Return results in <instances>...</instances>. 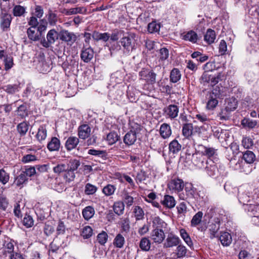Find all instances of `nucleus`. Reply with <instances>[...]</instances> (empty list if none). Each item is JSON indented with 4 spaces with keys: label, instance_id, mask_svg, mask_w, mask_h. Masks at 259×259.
<instances>
[{
    "label": "nucleus",
    "instance_id": "1",
    "mask_svg": "<svg viewBox=\"0 0 259 259\" xmlns=\"http://www.w3.org/2000/svg\"><path fill=\"white\" fill-rule=\"evenodd\" d=\"M139 76L140 80L145 82L143 89L145 90H149V86L155 83L157 74L153 70L143 68L139 71Z\"/></svg>",
    "mask_w": 259,
    "mask_h": 259
},
{
    "label": "nucleus",
    "instance_id": "2",
    "mask_svg": "<svg viewBox=\"0 0 259 259\" xmlns=\"http://www.w3.org/2000/svg\"><path fill=\"white\" fill-rule=\"evenodd\" d=\"M136 34L133 32H128L124 34L121 38L119 42L123 48V50L127 54L136 49Z\"/></svg>",
    "mask_w": 259,
    "mask_h": 259
},
{
    "label": "nucleus",
    "instance_id": "3",
    "mask_svg": "<svg viewBox=\"0 0 259 259\" xmlns=\"http://www.w3.org/2000/svg\"><path fill=\"white\" fill-rule=\"evenodd\" d=\"M213 64V62H207L204 66V69L205 71L203 73L199 79L200 83L204 86L212 85L213 73L211 66Z\"/></svg>",
    "mask_w": 259,
    "mask_h": 259
},
{
    "label": "nucleus",
    "instance_id": "4",
    "mask_svg": "<svg viewBox=\"0 0 259 259\" xmlns=\"http://www.w3.org/2000/svg\"><path fill=\"white\" fill-rule=\"evenodd\" d=\"M221 94L220 88L217 87L209 93L208 100L207 103V109H214L218 104V99L221 98Z\"/></svg>",
    "mask_w": 259,
    "mask_h": 259
},
{
    "label": "nucleus",
    "instance_id": "5",
    "mask_svg": "<svg viewBox=\"0 0 259 259\" xmlns=\"http://www.w3.org/2000/svg\"><path fill=\"white\" fill-rule=\"evenodd\" d=\"M58 32L55 29H52L49 31L47 34V40L43 38L40 40V44L44 47L48 48L58 39Z\"/></svg>",
    "mask_w": 259,
    "mask_h": 259
},
{
    "label": "nucleus",
    "instance_id": "6",
    "mask_svg": "<svg viewBox=\"0 0 259 259\" xmlns=\"http://www.w3.org/2000/svg\"><path fill=\"white\" fill-rule=\"evenodd\" d=\"M206 160L202 152H196L193 154L192 156V161L193 163L198 167L202 168L205 166Z\"/></svg>",
    "mask_w": 259,
    "mask_h": 259
},
{
    "label": "nucleus",
    "instance_id": "7",
    "mask_svg": "<svg viewBox=\"0 0 259 259\" xmlns=\"http://www.w3.org/2000/svg\"><path fill=\"white\" fill-rule=\"evenodd\" d=\"M184 187V184L183 181L179 178L171 180L168 184L169 189L175 192L182 191Z\"/></svg>",
    "mask_w": 259,
    "mask_h": 259
},
{
    "label": "nucleus",
    "instance_id": "8",
    "mask_svg": "<svg viewBox=\"0 0 259 259\" xmlns=\"http://www.w3.org/2000/svg\"><path fill=\"white\" fill-rule=\"evenodd\" d=\"M35 61L37 62V67L41 72H47L50 69V64L46 62L44 54H39Z\"/></svg>",
    "mask_w": 259,
    "mask_h": 259
},
{
    "label": "nucleus",
    "instance_id": "9",
    "mask_svg": "<svg viewBox=\"0 0 259 259\" xmlns=\"http://www.w3.org/2000/svg\"><path fill=\"white\" fill-rule=\"evenodd\" d=\"M12 20L11 14L8 13H2L0 17V26L3 31H8Z\"/></svg>",
    "mask_w": 259,
    "mask_h": 259
},
{
    "label": "nucleus",
    "instance_id": "10",
    "mask_svg": "<svg viewBox=\"0 0 259 259\" xmlns=\"http://www.w3.org/2000/svg\"><path fill=\"white\" fill-rule=\"evenodd\" d=\"M138 133L133 130L127 132L123 137V142L127 146H131L135 144L137 139Z\"/></svg>",
    "mask_w": 259,
    "mask_h": 259
},
{
    "label": "nucleus",
    "instance_id": "11",
    "mask_svg": "<svg viewBox=\"0 0 259 259\" xmlns=\"http://www.w3.org/2000/svg\"><path fill=\"white\" fill-rule=\"evenodd\" d=\"M151 238L155 243H160L165 238V234L161 229L156 228L152 231Z\"/></svg>",
    "mask_w": 259,
    "mask_h": 259
},
{
    "label": "nucleus",
    "instance_id": "12",
    "mask_svg": "<svg viewBox=\"0 0 259 259\" xmlns=\"http://www.w3.org/2000/svg\"><path fill=\"white\" fill-rule=\"evenodd\" d=\"M179 108L175 105H169L163 109L166 117L170 119L175 118L178 115Z\"/></svg>",
    "mask_w": 259,
    "mask_h": 259
},
{
    "label": "nucleus",
    "instance_id": "13",
    "mask_svg": "<svg viewBox=\"0 0 259 259\" xmlns=\"http://www.w3.org/2000/svg\"><path fill=\"white\" fill-rule=\"evenodd\" d=\"M91 132V128L87 124H81L78 127V136L81 139L85 140L89 138Z\"/></svg>",
    "mask_w": 259,
    "mask_h": 259
},
{
    "label": "nucleus",
    "instance_id": "14",
    "mask_svg": "<svg viewBox=\"0 0 259 259\" xmlns=\"http://www.w3.org/2000/svg\"><path fill=\"white\" fill-rule=\"evenodd\" d=\"M207 173L210 176H215L218 171V167L214 161L212 159L206 161L205 166L204 167Z\"/></svg>",
    "mask_w": 259,
    "mask_h": 259
},
{
    "label": "nucleus",
    "instance_id": "15",
    "mask_svg": "<svg viewBox=\"0 0 259 259\" xmlns=\"http://www.w3.org/2000/svg\"><path fill=\"white\" fill-rule=\"evenodd\" d=\"M79 142V139L76 137H69L65 142V147L68 151H70L76 148L78 145Z\"/></svg>",
    "mask_w": 259,
    "mask_h": 259
},
{
    "label": "nucleus",
    "instance_id": "16",
    "mask_svg": "<svg viewBox=\"0 0 259 259\" xmlns=\"http://www.w3.org/2000/svg\"><path fill=\"white\" fill-rule=\"evenodd\" d=\"M171 128L168 123H162L159 128V134L164 139H168L171 135Z\"/></svg>",
    "mask_w": 259,
    "mask_h": 259
},
{
    "label": "nucleus",
    "instance_id": "17",
    "mask_svg": "<svg viewBox=\"0 0 259 259\" xmlns=\"http://www.w3.org/2000/svg\"><path fill=\"white\" fill-rule=\"evenodd\" d=\"M180 239L178 237L172 234L169 235L163 244L164 247L169 248L178 245L179 243Z\"/></svg>",
    "mask_w": 259,
    "mask_h": 259
},
{
    "label": "nucleus",
    "instance_id": "18",
    "mask_svg": "<svg viewBox=\"0 0 259 259\" xmlns=\"http://www.w3.org/2000/svg\"><path fill=\"white\" fill-rule=\"evenodd\" d=\"M60 39L72 44L76 40V36L73 33L67 30H63L60 35Z\"/></svg>",
    "mask_w": 259,
    "mask_h": 259
},
{
    "label": "nucleus",
    "instance_id": "19",
    "mask_svg": "<svg viewBox=\"0 0 259 259\" xmlns=\"http://www.w3.org/2000/svg\"><path fill=\"white\" fill-rule=\"evenodd\" d=\"M94 52L91 48L83 49L80 55L81 59L86 63L90 62L93 58Z\"/></svg>",
    "mask_w": 259,
    "mask_h": 259
},
{
    "label": "nucleus",
    "instance_id": "20",
    "mask_svg": "<svg viewBox=\"0 0 259 259\" xmlns=\"http://www.w3.org/2000/svg\"><path fill=\"white\" fill-rule=\"evenodd\" d=\"M60 145V140L56 137H53L48 143L47 148L50 151H56L59 150Z\"/></svg>",
    "mask_w": 259,
    "mask_h": 259
},
{
    "label": "nucleus",
    "instance_id": "21",
    "mask_svg": "<svg viewBox=\"0 0 259 259\" xmlns=\"http://www.w3.org/2000/svg\"><path fill=\"white\" fill-rule=\"evenodd\" d=\"M162 204L168 208H172L176 205V200L172 196L165 195L163 200L161 201Z\"/></svg>",
    "mask_w": 259,
    "mask_h": 259
},
{
    "label": "nucleus",
    "instance_id": "22",
    "mask_svg": "<svg viewBox=\"0 0 259 259\" xmlns=\"http://www.w3.org/2000/svg\"><path fill=\"white\" fill-rule=\"evenodd\" d=\"M201 152L204 157L206 156L208 158V160L211 159V158L215 157L218 155L217 150L212 147L204 146L203 150Z\"/></svg>",
    "mask_w": 259,
    "mask_h": 259
},
{
    "label": "nucleus",
    "instance_id": "23",
    "mask_svg": "<svg viewBox=\"0 0 259 259\" xmlns=\"http://www.w3.org/2000/svg\"><path fill=\"white\" fill-rule=\"evenodd\" d=\"M27 181L28 178L26 177L25 174L21 172L20 175L15 178L14 184L17 187L21 188Z\"/></svg>",
    "mask_w": 259,
    "mask_h": 259
},
{
    "label": "nucleus",
    "instance_id": "24",
    "mask_svg": "<svg viewBox=\"0 0 259 259\" xmlns=\"http://www.w3.org/2000/svg\"><path fill=\"white\" fill-rule=\"evenodd\" d=\"M220 240L223 246H229L232 241V236L228 232H222L220 236Z\"/></svg>",
    "mask_w": 259,
    "mask_h": 259
},
{
    "label": "nucleus",
    "instance_id": "25",
    "mask_svg": "<svg viewBox=\"0 0 259 259\" xmlns=\"http://www.w3.org/2000/svg\"><path fill=\"white\" fill-rule=\"evenodd\" d=\"M226 111L230 112L237 108V101L235 98H230L226 100Z\"/></svg>",
    "mask_w": 259,
    "mask_h": 259
},
{
    "label": "nucleus",
    "instance_id": "26",
    "mask_svg": "<svg viewBox=\"0 0 259 259\" xmlns=\"http://www.w3.org/2000/svg\"><path fill=\"white\" fill-rule=\"evenodd\" d=\"M182 38L185 40H188L192 43H196L198 40V35L195 31L191 30L184 34L182 36Z\"/></svg>",
    "mask_w": 259,
    "mask_h": 259
},
{
    "label": "nucleus",
    "instance_id": "27",
    "mask_svg": "<svg viewBox=\"0 0 259 259\" xmlns=\"http://www.w3.org/2000/svg\"><path fill=\"white\" fill-rule=\"evenodd\" d=\"M193 124L190 123H185L182 126V135L186 138H190L193 134Z\"/></svg>",
    "mask_w": 259,
    "mask_h": 259
},
{
    "label": "nucleus",
    "instance_id": "28",
    "mask_svg": "<svg viewBox=\"0 0 259 259\" xmlns=\"http://www.w3.org/2000/svg\"><path fill=\"white\" fill-rule=\"evenodd\" d=\"M35 27H30L27 29V34L28 37L32 41H37L40 39L39 34L36 31Z\"/></svg>",
    "mask_w": 259,
    "mask_h": 259
},
{
    "label": "nucleus",
    "instance_id": "29",
    "mask_svg": "<svg viewBox=\"0 0 259 259\" xmlns=\"http://www.w3.org/2000/svg\"><path fill=\"white\" fill-rule=\"evenodd\" d=\"M216 38L215 31L211 29H208L204 35V39L208 44H211L214 42Z\"/></svg>",
    "mask_w": 259,
    "mask_h": 259
},
{
    "label": "nucleus",
    "instance_id": "30",
    "mask_svg": "<svg viewBox=\"0 0 259 259\" xmlns=\"http://www.w3.org/2000/svg\"><path fill=\"white\" fill-rule=\"evenodd\" d=\"M124 78L123 73L120 71H117L111 75V82L115 83H120L122 82Z\"/></svg>",
    "mask_w": 259,
    "mask_h": 259
},
{
    "label": "nucleus",
    "instance_id": "31",
    "mask_svg": "<svg viewBox=\"0 0 259 259\" xmlns=\"http://www.w3.org/2000/svg\"><path fill=\"white\" fill-rule=\"evenodd\" d=\"M181 78V73L180 71L178 68H173L170 73V81L172 83H176L180 80Z\"/></svg>",
    "mask_w": 259,
    "mask_h": 259
},
{
    "label": "nucleus",
    "instance_id": "32",
    "mask_svg": "<svg viewBox=\"0 0 259 259\" xmlns=\"http://www.w3.org/2000/svg\"><path fill=\"white\" fill-rule=\"evenodd\" d=\"M181 148L182 145L176 139L172 140L169 144V151L173 154L178 153L181 151Z\"/></svg>",
    "mask_w": 259,
    "mask_h": 259
},
{
    "label": "nucleus",
    "instance_id": "33",
    "mask_svg": "<svg viewBox=\"0 0 259 259\" xmlns=\"http://www.w3.org/2000/svg\"><path fill=\"white\" fill-rule=\"evenodd\" d=\"M82 215L85 220H89L92 218L95 214V209L93 207L88 206L82 210Z\"/></svg>",
    "mask_w": 259,
    "mask_h": 259
},
{
    "label": "nucleus",
    "instance_id": "34",
    "mask_svg": "<svg viewBox=\"0 0 259 259\" xmlns=\"http://www.w3.org/2000/svg\"><path fill=\"white\" fill-rule=\"evenodd\" d=\"M47 135V131L44 125H41L38 129L36 137L39 142H41L46 139Z\"/></svg>",
    "mask_w": 259,
    "mask_h": 259
},
{
    "label": "nucleus",
    "instance_id": "35",
    "mask_svg": "<svg viewBox=\"0 0 259 259\" xmlns=\"http://www.w3.org/2000/svg\"><path fill=\"white\" fill-rule=\"evenodd\" d=\"M28 128L29 124L25 121L20 123L17 126V131L21 137L26 135Z\"/></svg>",
    "mask_w": 259,
    "mask_h": 259
},
{
    "label": "nucleus",
    "instance_id": "36",
    "mask_svg": "<svg viewBox=\"0 0 259 259\" xmlns=\"http://www.w3.org/2000/svg\"><path fill=\"white\" fill-rule=\"evenodd\" d=\"M243 159L247 163H252L255 159V154L251 151L247 150L243 154Z\"/></svg>",
    "mask_w": 259,
    "mask_h": 259
},
{
    "label": "nucleus",
    "instance_id": "37",
    "mask_svg": "<svg viewBox=\"0 0 259 259\" xmlns=\"http://www.w3.org/2000/svg\"><path fill=\"white\" fill-rule=\"evenodd\" d=\"M124 209V204L123 202H115L113 204V210L114 212L118 215L123 213Z\"/></svg>",
    "mask_w": 259,
    "mask_h": 259
},
{
    "label": "nucleus",
    "instance_id": "38",
    "mask_svg": "<svg viewBox=\"0 0 259 259\" xmlns=\"http://www.w3.org/2000/svg\"><path fill=\"white\" fill-rule=\"evenodd\" d=\"M75 178L74 171L67 168L63 174V179L66 182L70 183L74 181Z\"/></svg>",
    "mask_w": 259,
    "mask_h": 259
},
{
    "label": "nucleus",
    "instance_id": "39",
    "mask_svg": "<svg viewBox=\"0 0 259 259\" xmlns=\"http://www.w3.org/2000/svg\"><path fill=\"white\" fill-rule=\"evenodd\" d=\"M119 136L115 132L109 133L106 137V140L109 145H113L119 140Z\"/></svg>",
    "mask_w": 259,
    "mask_h": 259
},
{
    "label": "nucleus",
    "instance_id": "40",
    "mask_svg": "<svg viewBox=\"0 0 259 259\" xmlns=\"http://www.w3.org/2000/svg\"><path fill=\"white\" fill-rule=\"evenodd\" d=\"M113 243L115 247L122 248L125 243L124 237L121 234H118L115 237Z\"/></svg>",
    "mask_w": 259,
    "mask_h": 259
},
{
    "label": "nucleus",
    "instance_id": "41",
    "mask_svg": "<svg viewBox=\"0 0 259 259\" xmlns=\"http://www.w3.org/2000/svg\"><path fill=\"white\" fill-rule=\"evenodd\" d=\"M203 213L202 211H198L192 218L191 221V226L196 227L201 222Z\"/></svg>",
    "mask_w": 259,
    "mask_h": 259
},
{
    "label": "nucleus",
    "instance_id": "42",
    "mask_svg": "<svg viewBox=\"0 0 259 259\" xmlns=\"http://www.w3.org/2000/svg\"><path fill=\"white\" fill-rule=\"evenodd\" d=\"M180 234L181 237L183 239L189 247H191L193 246V242L189 235L188 234L186 231L184 229H181L180 230Z\"/></svg>",
    "mask_w": 259,
    "mask_h": 259
},
{
    "label": "nucleus",
    "instance_id": "43",
    "mask_svg": "<svg viewBox=\"0 0 259 259\" xmlns=\"http://www.w3.org/2000/svg\"><path fill=\"white\" fill-rule=\"evenodd\" d=\"M139 246L142 250L148 251L151 247L150 241L148 238L143 237L140 242Z\"/></svg>",
    "mask_w": 259,
    "mask_h": 259
},
{
    "label": "nucleus",
    "instance_id": "44",
    "mask_svg": "<svg viewBox=\"0 0 259 259\" xmlns=\"http://www.w3.org/2000/svg\"><path fill=\"white\" fill-rule=\"evenodd\" d=\"M257 121L249 118H244L241 121V124L245 128H253L257 125Z\"/></svg>",
    "mask_w": 259,
    "mask_h": 259
},
{
    "label": "nucleus",
    "instance_id": "45",
    "mask_svg": "<svg viewBox=\"0 0 259 259\" xmlns=\"http://www.w3.org/2000/svg\"><path fill=\"white\" fill-rule=\"evenodd\" d=\"M213 78L212 85H214L220 81L225 80L226 78V75L224 72H218L217 74H213Z\"/></svg>",
    "mask_w": 259,
    "mask_h": 259
},
{
    "label": "nucleus",
    "instance_id": "46",
    "mask_svg": "<svg viewBox=\"0 0 259 259\" xmlns=\"http://www.w3.org/2000/svg\"><path fill=\"white\" fill-rule=\"evenodd\" d=\"M116 189L115 186L111 184H108L103 188L102 192L105 196H109L114 193Z\"/></svg>",
    "mask_w": 259,
    "mask_h": 259
},
{
    "label": "nucleus",
    "instance_id": "47",
    "mask_svg": "<svg viewBox=\"0 0 259 259\" xmlns=\"http://www.w3.org/2000/svg\"><path fill=\"white\" fill-rule=\"evenodd\" d=\"M17 115L21 118H24L28 116V110L27 109L26 105L25 104H22L20 105L17 110Z\"/></svg>",
    "mask_w": 259,
    "mask_h": 259
},
{
    "label": "nucleus",
    "instance_id": "48",
    "mask_svg": "<svg viewBox=\"0 0 259 259\" xmlns=\"http://www.w3.org/2000/svg\"><path fill=\"white\" fill-rule=\"evenodd\" d=\"M26 9L25 7L20 5L14 6L13 9V13L15 16L20 17L23 15L25 13Z\"/></svg>",
    "mask_w": 259,
    "mask_h": 259
},
{
    "label": "nucleus",
    "instance_id": "49",
    "mask_svg": "<svg viewBox=\"0 0 259 259\" xmlns=\"http://www.w3.org/2000/svg\"><path fill=\"white\" fill-rule=\"evenodd\" d=\"M108 238V235L105 231H102L97 237V241L102 245H105Z\"/></svg>",
    "mask_w": 259,
    "mask_h": 259
},
{
    "label": "nucleus",
    "instance_id": "50",
    "mask_svg": "<svg viewBox=\"0 0 259 259\" xmlns=\"http://www.w3.org/2000/svg\"><path fill=\"white\" fill-rule=\"evenodd\" d=\"M4 248L5 252H8V253H10V255L15 252L14 251V245L13 242L11 241H5L4 244Z\"/></svg>",
    "mask_w": 259,
    "mask_h": 259
},
{
    "label": "nucleus",
    "instance_id": "51",
    "mask_svg": "<svg viewBox=\"0 0 259 259\" xmlns=\"http://www.w3.org/2000/svg\"><path fill=\"white\" fill-rule=\"evenodd\" d=\"M4 63L5 70L6 71L10 70L14 65L13 57L8 56H5L4 60Z\"/></svg>",
    "mask_w": 259,
    "mask_h": 259
},
{
    "label": "nucleus",
    "instance_id": "52",
    "mask_svg": "<svg viewBox=\"0 0 259 259\" xmlns=\"http://www.w3.org/2000/svg\"><path fill=\"white\" fill-rule=\"evenodd\" d=\"M160 28V25L159 23H157L155 21L149 23L148 25V31L151 33L157 32L159 31Z\"/></svg>",
    "mask_w": 259,
    "mask_h": 259
},
{
    "label": "nucleus",
    "instance_id": "53",
    "mask_svg": "<svg viewBox=\"0 0 259 259\" xmlns=\"http://www.w3.org/2000/svg\"><path fill=\"white\" fill-rule=\"evenodd\" d=\"M124 34V32L123 30H115L110 34V39L112 41H117L121 38Z\"/></svg>",
    "mask_w": 259,
    "mask_h": 259
},
{
    "label": "nucleus",
    "instance_id": "54",
    "mask_svg": "<svg viewBox=\"0 0 259 259\" xmlns=\"http://www.w3.org/2000/svg\"><path fill=\"white\" fill-rule=\"evenodd\" d=\"M92 235L93 230L91 227L87 226L83 228L81 233V236H82L84 239H88L90 238Z\"/></svg>",
    "mask_w": 259,
    "mask_h": 259
},
{
    "label": "nucleus",
    "instance_id": "55",
    "mask_svg": "<svg viewBox=\"0 0 259 259\" xmlns=\"http://www.w3.org/2000/svg\"><path fill=\"white\" fill-rule=\"evenodd\" d=\"M80 165V162L79 160L76 159H70L67 168L75 171L77 169Z\"/></svg>",
    "mask_w": 259,
    "mask_h": 259
},
{
    "label": "nucleus",
    "instance_id": "56",
    "mask_svg": "<svg viewBox=\"0 0 259 259\" xmlns=\"http://www.w3.org/2000/svg\"><path fill=\"white\" fill-rule=\"evenodd\" d=\"M97 191V187L90 183H87L85 186L84 193L87 195H93Z\"/></svg>",
    "mask_w": 259,
    "mask_h": 259
},
{
    "label": "nucleus",
    "instance_id": "57",
    "mask_svg": "<svg viewBox=\"0 0 259 259\" xmlns=\"http://www.w3.org/2000/svg\"><path fill=\"white\" fill-rule=\"evenodd\" d=\"M134 212L136 220H142L144 218V212L142 208L139 206H135Z\"/></svg>",
    "mask_w": 259,
    "mask_h": 259
},
{
    "label": "nucleus",
    "instance_id": "58",
    "mask_svg": "<svg viewBox=\"0 0 259 259\" xmlns=\"http://www.w3.org/2000/svg\"><path fill=\"white\" fill-rule=\"evenodd\" d=\"M195 118L200 122L204 123L206 125L207 127H209V124L210 122V119L208 118L207 116L204 114H197L196 115Z\"/></svg>",
    "mask_w": 259,
    "mask_h": 259
},
{
    "label": "nucleus",
    "instance_id": "59",
    "mask_svg": "<svg viewBox=\"0 0 259 259\" xmlns=\"http://www.w3.org/2000/svg\"><path fill=\"white\" fill-rule=\"evenodd\" d=\"M220 229V225L218 223L212 224L209 226L210 237L213 238L215 237L217 233Z\"/></svg>",
    "mask_w": 259,
    "mask_h": 259
},
{
    "label": "nucleus",
    "instance_id": "60",
    "mask_svg": "<svg viewBox=\"0 0 259 259\" xmlns=\"http://www.w3.org/2000/svg\"><path fill=\"white\" fill-rule=\"evenodd\" d=\"M19 86L17 84H8L4 87V90L9 94H14L18 91Z\"/></svg>",
    "mask_w": 259,
    "mask_h": 259
},
{
    "label": "nucleus",
    "instance_id": "61",
    "mask_svg": "<svg viewBox=\"0 0 259 259\" xmlns=\"http://www.w3.org/2000/svg\"><path fill=\"white\" fill-rule=\"evenodd\" d=\"M9 174L4 169L0 170V182L5 185L9 180Z\"/></svg>",
    "mask_w": 259,
    "mask_h": 259
},
{
    "label": "nucleus",
    "instance_id": "62",
    "mask_svg": "<svg viewBox=\"0 0 259 259\" xmlns=\"http://www.w3.org/2000/svg\"><path fill=\"white\" fill-rule=\"evenodd\" d=\"M48 19L49 23L52 25H55L57 21V14L54 13L52 10H50L48 12Z\"/></svg>",
    "mask_w": 259,
    "mask_h": 259
},
{
    "label": "nucleus",
    "instance_id": "63",
    "mask_svg": "<svg viewBox=\"0 0 259 259\" xmlns=\"http://www.w3.org/2000/svg\"><path fill=\"white\" fill-rule=\"evenodd\" d=\"M34 221L32 218L29 215H25L23 220V224L26 228L31 227L33 225Z\"/></svg>",
    "mask_w": 259,
    "mask_h": 259
},
{
    "label": "nucleus",
    "instance_id": "64",
    "mask_svg": "<svg viewBox=\"0 0 259 259\" xmlns=\"http://www.w3.org/2000/svg\"><path fill=\"white\" fill-rule=\"evenodd\" d=\"M248 210L251 213L250 215L255 217L259 214V205L254 204H250L248 208Z\"/></svg>",
    "mask_w": 259,
    "mask_h": 259
}]
</instances>
